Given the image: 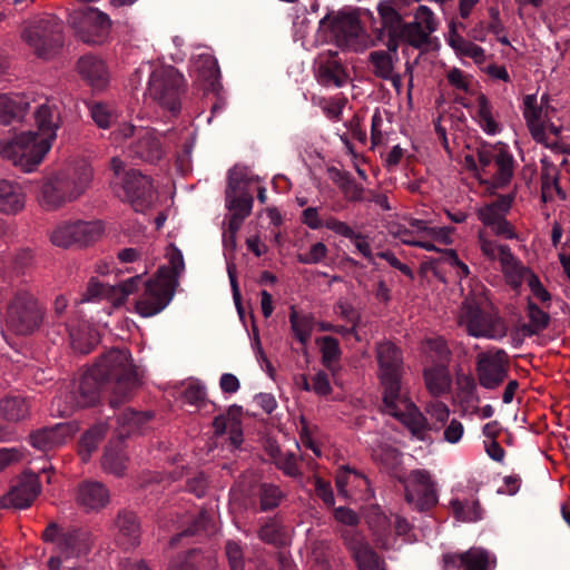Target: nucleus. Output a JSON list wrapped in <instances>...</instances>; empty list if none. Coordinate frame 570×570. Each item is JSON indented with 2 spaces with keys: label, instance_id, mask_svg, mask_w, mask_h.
<instances>
[{
  "label": "nucleus",
  "instance_id": "nucleus-1",
  "mask_svg": "<svg viewBox=\"0 0 570 570\" xmlns=\"http://www.w3.org/2000/svg\"><path fill=\"white\" fill-rule=\"evenodd\" d=\"M110 392L109 405L118 407L134 396L140 385L128 350L111 348L90 367Z\"/></svg>",
  "mask_w": 570,
  "mask_h": 570
},
{
  "label": "nucleus",
  "instance_id": "nucleus-2",
  "mask_svg": "<svg viewBox=\"0 0 570 570\" xmlns=\"http://www.w3.org/2000/svg\"><path fill=\"white\" fill-rule=\"evenodd\" d=\"M375 356L379 364V377L384 389L383 403L386 412L402 419L404 415L399 404H404L407 410H415V405L401 393V377L403 373L402 351L391 341H383L376 344Z\"/></svg>",
  "mask_w": 570,
  "mask_h": 570
},
{
  "label": "nucleus",
  "instance_id": "nucleus-3",
  "mask_svg": "<svg viewBox=\"0 0 570 570\" xmlns=\"http://www.w3.org/2000/svg\"><path fill=\"white\" fill-rule=\"evenodd\" d=\"M91 179V166L85 161L79 163L46 179L41 186L40 202L47 209H56L82 195Z\"/></svg>",
  "mask_w": 570,
  "mask_h": 570
},
{
  "label": "nucleus",
  "instance_id": "nucleus-4",
  "mask_svg": "<svg viewBox=\"0 0 570 570\" xmlns=\"http://www.w3.org/2000/svg\"><path fill=\"white\" fill-rule=\"evenodd\" d=\"M50 148L49 139L39 138L35 131H14L0 140V157L24 173H31L43 160Z\"/></svg>",
  "mask_w": 570,
  "mask_h": 570
},
{
  "label": "nucleus",
  "instance_id": "nucleus-5",
  "mask_svg": "<svg viewBox=\"0 0 570 570\" xmlns=\"http://www.w3.org/2000/svg\"><path fill=\"white\" fill-rule=\"evenodd\" d=\"M21 39L41 59H50L63 46L62 22L52 14H41L23 22Z\"/></svg>",
  "mask_w": 570,
  "mask_h": 570
},
{
  "label": "nucleus",
  "instance_id": "nucleus-6",
  "mask_svg": "<svg viewBox=\"0 0 570 570\" xmlns=\"http://www.w3.org/2000/svg\"><path fill=\"white\" fill-rule=\"evenodd\" d=\"M185 87L184 77L176 68L159 67L150 73L146 96L161 108L177 115L181 109Z\"/></svg>",
  "mask_w": 570,
  "mask_h": 570
},
{
  "label": "nucleus",
  "instance_id": "nucleus-7",
  "mask_svg": "<svg viewBox=\"0 0 570 570\" xmlns=\"http://www.w3.org/2000/svg\"><path fill=\"white\" fill-rule=\"evenodd\" d=\"M46 309L27 289H18L7 308L8 326L18 335H30L41 326Z\"/></svg>",
  "mask_w": 570,
  "mask_h": 570
},
{
  "label": "nucleus",
  "instance_id": "nucleus-8",
  "mask_svg": "<svg viewBox=\"0 0 570 570\" xmlns=\"http://www.w3.org/2000/svg\"><path fill=\"white\" fill-rule=\"evenodd\" d=\"M460 325L473 337L500 340L507 335L508 327L497 313L482 309L474 298H465L459 316Z\"/></svg>",
  "mask_w": 570,
  "mask_h": 570
},
{
  "label": "nucleus",
  "instance_id": "nucleus-9",
  "mask_svg": "<svg viewBox=\"0 0 570 570\" xmlns=\"http://www.w3.org/2000/svg\"><path fill=\"white\" fill-rule=\"evenodd\" d=\"M116 141L134 137L128 146L129 156L148 164H157L165 155V150L155 129L149 127H136L130 122H124L112 131Z\"/></svg>",
  "mask_w": 570,
  "mask_h": 570
},
{
  "label": "nucleus",
  "instance_id": "nucleus-10",
  "mask_svg": "<svg viewBox=\"0 0 570 570\" xmlns=\"http://www.w3.org/2000/svg\"><path fill=\"white\" fill-rule=\"evenodd\" d=\"M178 282L167 266L158 268L154 278L145 284V291L136 302V312L142 317L160 313L173 299Z\"/></svg>",
  "mask_w": 570,
  "mask_h": 570
},
{
  "label": "nucleus",
  "instance_id": "nucleus-11",
  "mask_svg": "<svg viewBox=\"0 0 570 570\" xmlns=\"http://www.w3.org/2000/svg\"><path fill=\"white\" fill-rule=\"evenodd\" d=\"M104 390H106V386L94 371L89 368L83 373L80 381L73 384L70 391L52 401V407H56L60 416H70L78 409L95 405Z\"/></svg>",
  "mask_w": 570,
  "mask_h": 570
},
{
  "label": "nucleus",
  "instance_id": "nucleus-12",
  "mask_svg": "<svg viewBox=\"0 0 570 570\" xmlns=\"http://www.w3.org/2000/svg\"><path fill=\"white\" fill-rule=\"evenodd\" d=\"M68 22L76 36L88 45L102 43L111 28L109 17L92 7L73 10L69 14Z\"/></svg>",
  "mask_w": 570,
  "mask_h": 570
},
{
  "label": "nucleus",
  "instance_id": "nucleus-13",
  "mask_svg": "<svg viewBox=\"0 0 570 570\" xmlns=\"http://www.w3.org/2000/svg\"><path fill=\"white\" fill-rule=\"evenodd\" d=\"M479 170L488 174V168L492 163L497 166V173L493 175V186L497 188L505 187L512 179L514 173L513 156L502 144L493 146H483L478 149Z\"/></svg>",
  "mask_w": 570,
  "mask_h": 570
},
{
  "label": "nucleus",
  "instance_id": "nucleus-14",
  "mask_svg": "<svg viewBox=\"0 0 570 570\" xmlns=\"http://www.w3.org/2000/svg\"><path fill=\"white\" fill-rule=\"evenodd\" d=\"M102 227L99 222L65 223L51 234V242L59 247L88 246L99 239Z\"/></svg>",
  "mask_w": 570,
  "mask_h": 570
},
{
  "label": "nucleus",
  "instance_id": "nucleus-15",
  "mask_svg": "<svg viewBox=\"0 0 570 570\" xmlns=\"http://www.w3.org/2000/svg\"><path fill=\"white\" fill-rule=\"evenodd\" d=\"M475 371L482 387L495 390L508 376L509 355L504 350L481 352L476 356Z\"/></svg>",
  "mask_w": 570,
  "mask_h": 570
},
{
  "label": "nucleus",
  "instance_id": "nucleus-16",
  "mask_svg": "<svg viewBox=\"0 0 570 570\" xmlns=\"http://www.w3.org/2000/svg\"><path fill=\"white\" fill-rule=\"evenodd\" d=\"M40 492L39 475L26 470L12 481L9 491L1 497L0 505L3 509H27Z\"/></svg>",
  "mask_w": 570,
  "mask_h": 570
},
{
  "label": "nucleus",
  "instance_id": "nucleus-17",
  "mask_svg": "<svg viewBox=\"0 0 570 570\" xmlns=\"http://www.w3.org/2000/svg\"><path fill=\"white\" fill-rule=\"evenodd\" d=\"M122 189L126 200L137 213H145L151 207L156 198L151 178L137 169L126 171L122 179Z\"/></svg>",
  "mask_w": 570,
  "mask_h": 570
},
{
  "label": "nucleus",
  "instance_id": "nucleus-18",
  "mask_svg": "<svg viewBox=\"0 0 570 570\" xmlns=\"http://www.w3.org/2000/svg\"><path fill=\"white\" fill-rule=\"evenodd\" d=\"M405 500L420 512L436 505V491L428 471L414 470L410 473L405 484Z\"/></svg>",
  "mask_w": 570,
  "mask_h": 570
},
{
  "label": "nucleus",
  "instance_id": "nucleus-19",
  "mask_svg": "<svg viewBox=\"0 0 570 570\" xmlns=\"http://www.w3.org/2000/svg\"><path fill=\"white\" fill-rule=\"evenodd\" d=\"M115 541L124 550L135 549L140 544L141 524L134 511L122 509L114 520Z\"/></svg>",
  "mask_w": 570,
  "mask_h": 570
},
{
  "label": "nucleus",
  "instance_id": "nucleus-20",
  "mask_svg": "<svg viewBox=\"0 0 570 570\" xmlns=\"http://www.w3.org/2000/svg\"><path fill=\"white\" fill-rule=\"evenodd\" d=\"M448 570H490L495 560L482 548H471L461 553H448L443 557Z\"/></svg>",
  "mask_w": 570,
  "mask_h": 570
},
{
  "label": "nucleus",
  "instance_id": "nucleus-21",
  "mask_svg": "<svg viewBox=\"0 0 570 570\" xmlns=\"http://www.w3.org/2000/svg\"><path fill=\"white\" fill-rule=\"evenodd\" d=\"M72 433L73 429L70 424L58 423L31 432L29 439L35 449L47 452L62 445Z\"/></svg>",
  "mask_w": 570,
  "mask_h": 570
},
{
  "label": "nucleus",
  "instance_id": "nucleus-22",
  "mask_svg": "<svg viewBox=\"0 0 570 570\" xmlns=\"http://www.w3.org/2000/svg\"><path fill=\"white\" fill-rule=\"evenodd\" d=\"M77 70L95 91L104 90L109 83V73L105 62L95 56L80 57L77 62Z\"/></svg>",
  "mask_w": 570,
  "mask_h": 570
},
{
  "label": "nucleus",
  "instance_id": "nucleus-23",
  "mask_svg": "<svg viewBox=\"0 0 570 570\" xmlns=\"http://www.w3.org/2000/svg\"><path fill=\"white\" fill-rule=\"evenodd\" d=\"M151 411L138 412L132 409H126L117 416V436L120 441L134 434H142L147 430V424L154 419Z\"/></svg>",
  "mask_w": 570,
  "mask_h": 570
},
{
  "label": "nucleus",
  "instance_id": "nucleus-24",
  "mask_svg": "<svg viewBox=\"0 0 570 570\" xmlns=\"http://www.w3.org/2000/svg\"><path fill=\"white\" fill-rule=\"evenodd\" d=\"M57 549L65 560L87 554L91 549L90 535L81 529H69L61 533Z\"/></svg>",
  "mask_w": 570,
  "mask_h": 570
},
{
  "label": "nucleus",
  "instance_id": "nucleus-25",
  "mask_svg": "<svg viewBox=\"0 0 570 570\" xmlns=\"http://www.w3.org/2000/svg\"><path fill=\"white\" fill-rule=\"evenodd\" d=\"M226 208L230 212L228 222L233 232L239 230L252 213L254 198L248 191L225 193Z\"/></svg>",
  "mask_w": 570,
  "mask_h": 570
},
{
  "label": "nucleus",
  "instance_id": "nucleus-26",
  "mask_svg": "<svg viewBox=\"0 0 570 570\" xmlns=\"http://www.w3.org/2000/svg\"><path fill=\"white\" fill-rule=\"evenodd\" d=\"M110 500L108 489L98 481H85L78 488L77 502L88 511L105 508Z\"/></svg>",
  "mask_w": 570,
  "mask_h": 570
},
{
  "label": "nucleus",
  "instance_id": "nucleus-27",
  "mask_svg": "<svg viewBox=\"0 0 570 570\" xmlns=\"http://www.w3.org/2000/svg\"><path fill=\"white\" fill-rule=\"evenodd\" d=\"M500 264L507 283L514 289L521 287L522 283L528 282L533 274L529 267L521 264L509 246L500 248Z\"/></svg>",
  "mask_w": 570,
  "mask_h": 570
},
{
  "label": "nucleus",
  "instance_id": "nucleus-28",
  "mask_svg": "<svg viewBox=\"0 0 570 570\" xmlns=\"http://www.w3.org/2000/svg\"><path fill=\"white\" fill-rule=\"evenodd\" d=\"M24 205L26 194L22 187L16 181L0 178V213L16 215Z\"/></svg>",
  "mask_w": 570,
  "mask_h": 570
},
{
  "label": "nucleus",
  "instance_id": "nucleus-29",
  "mask_svg": "<svg viewBox=\"0 0 570 570\" xmlns=\"http://www.w3.org/2000/svg\"><path fill=\"white\" fill-rule=\"evenodd\" d=\"M320 23L322 26L328 23L332 32L337 38L342 37L346 41L357 38L361 31L360 20L353 13H340L334 18L326 14Z\"/></svg>",
  "mask_w": 570,
  "mask_h": 570
},
{
  "label": "nucleus",
  "instance_id": "nucleus-30",
  "mask_svg": "<svg viewBox=\"0 0 570 570\" xmlns=\"http://www.w3.org/2000/svg\"><path fill=\"white\" fill-rule=\"evenodd\" d=\"M35 117L38 126V131L35 132L39 135V138H48L51 145L57 137L56 131L60 127L58 109L55 106L43 104L38 107Z\"/></svg>",
  "mask_w": 570,
  "mask_h": 570
},
{
  "label": "nucleus",
  "instance_id": "nucleus-31",
  "mask_svg": "<svg viewBox=\"0 0 570 570\" xmlns=\"http://www.w3.org/2000/svg\"><path fill=\"white\" fill-rule=\"evenodd\" d=\"M29 102L18 96L0 95V124L8 126L14 120H20Z\"/></svg>",
  "mask_w": 570,
  "mask_h": 570
},
{
  "label": "nucleus",
  "instance_id": "nucleus-32",
  "mask_svg": "<svg viewBox=\"0 0 570 570\" xmlns=\"http://www.w3.org/2000/svg\"><path fill=\"white\" fill-rule=\"evenodd\" d=\"M527 315L529 323L520 326L523 336L538 335L549 326L550 315L541 309L530 297L528 298Z\"/></svg>",
  "mask_w": 570,
  "mask_h": 570
},
{
  "label": "nucleus",
  "instance_id": "nucleus-33",
  "mask_svg": "<svg viewBox=\"0 0 570 570\" xmlns=\"http://www.w3.org/2000/svg\"><path fill=\"white\" fill-rule=\"evenodd\" d=\"M29 416V404L19 395H8L0 400V417L9 422H19Z\"/></svg>",
  "mask_w": 570,
  "mask_h": 570
},
{
  "label": "nucleus",
  "instance_id": "nucleus-34",
  "mask_svg": "<svg viewBox=\"0 0 570 570\" xmlns=\"http://www.w3.org/2000/svg\"><path fill=\"white\" fill-rule=\"evenodd\" d=\"M377 12L381 18L382 28L379 30L377 39H382L384 30L387 32H397L404 24L403 17L391 0L381 1L377 6Z\"/></svg>",
  "mask_w": 570,
  "mask_h": 570
},
{
  "label": "nucleus",
  "instance_id": "nucleus-35",
  "mask_svg": "<svg viewBox=\"0 0 570 570\" xmlns=\"http://www.w3.org/2000/svg\"><path fill=\"white\" fill-rule=\"evenodd\" d=\"M424 381L429 392L433 396H440L449 392L451 377L445 365H436L424 371Z\"/></svg>",
  "mask_w": 570,
  "mask_h": 570
},
{
  "label": "nucleus",
  "instance_id": "nucleus-36",
  "mask_svg": "<svg viewBox=\"0 0 570 570\" xmlns=\"http://www.w3.org/2000/svg\"><path fill=\"white\" fill-rule=\"evenodd\" d=\"M108 431L107 423H98L87 430L79 441V455L83 462L89 461L91 454L98 449Z\"/></svg>",
  "mask_w": 570,
  "mask_h": 570
},
{
  "label": "nucleus",
  "instance_id": "nucleus-37",
  "mask_svg": "<svg viewBox=\"0 0 570 570\" xmlns=\"http://www.w3.org/2000/svg\"><path fill=\"white\" fill-rule=\"evenodd\" d=\"M119 440L116 445L111 443L106 446L101 458V468L104 471L111 473L116 476H122L126 470L127 456L120 445Z\"/></svg>",
  "mask_w": 570,
  "mask_h": 570
},
{
  "label": "nucleus",
  "instance_id": "nucleus-38",
  "mask_svg": "<svg viewBox=\"0 0 570 570\" xmlns=\"http://www.w3.org/2000/svg\"><path fill=\"white\" fill-rule=\"evenodd\" d=\"M449 45L460 55L474 59L480 63L484 60V49L466 39L456 32L454 23H451L449 31Z\"/></svg>",
  "mask_w": 570,
  "mask_h": 570
},
{
  "label": "nucleus",
  "instance_id": "nucleus-39",
  "mask_svg": "<svg viewBox=\"0 0 570 570\" xmlns=\"http://www.w3.org/2000/svg\"><path fill=\"white\" fill-rule=\"evenodd\" d=\"M399 35L402 41L422 52H426L431 43V37L426 36L420 22H404Z\"/></svg>",
  "mask_w": 570,
  "mask_h": 570
},
{
  "label": "nucleus",
  "instance_id": "nucleus-40",
  "mask_svg": "<svg viewBox=\"0 0 570 570\" xmlns=\"http://www.w3.org/2000/svg\"><path fill=\"white\" fill-rule=\"evenodd\" d=\"M368 62L373 66V75L380 79H389L394 71V65L397 61L392 53L384 50H375L368 53Z\"/></svg>",
  "mask_w": 570,
  "mask_h": 570
},
{
  "label": "nucleus",
  "instance_id": "nucleus-41",
  "mask_svg": "<svg viewBox=\"0 0 570 570\" xmlns=\"http://www.w3.org/2000/svg\"><path fill=\"white\" fill-rule=\"evenodd\" d=\"M313 316L312 315H302L299 316L294 306L291 307L289 313V323L292 331L295 337L302 343L306 345L308 340L311 338L313 331Z\"/></svg>",
  "mask_w": 570,
  "mask_h": 570
},
{
  "label": "nucleus",
  "instance_id": "nucleus-42",
  "mask_svg": "<svg viewBox=\"0 0 570 570\" xmlns=\"http://www.w3.org/2000/svg\"><path fill=\"white\" fill-rule=\"evenodd\" d=\"M259 509L269 511L276 509L285 498L283 491L275 484L262 483L258 487Z\"/></svg>",
  "mask_w": 570,
  "mask_h": 570
},
{
  "label": "nucleus",
  "instance_id": "nucleus-43",
  "mask_svg": "<svg viewBox=\"0 0 570 570\" xmlns=\"http://www.w3.org/2000/svg\"><path fill=\"white\" fill-rule=\"evenodd\" d=\"M209 522L210 517L208 512L205 510L199 511L197 515L193 518V520L190 521L189 525L186 529H184L181 532L177 533L170 539L169 544L171 547H176L181 538L193 537L202 532H206Z\"/></svg>",
  "mask_w": 570,
  "mask_h": 570
},
{
  "label": "nucleus",
  "instance_id": "nucleus-44",
  "mask_svg": "<svg viewBox=\"0 0 570 570\" xmlns=\"http://www.w3.org/2000/svg\"><path fill=\"white\" fill-rule=\"evenodd\" d=\"M345 72L342 66L336 61H330L318 67V79L322 85L342 87L344 85Z\"/></svg>",
  "mask_w": 570,
  "mask_h": 570
},
{
  "label": "nucleus",
  "instance_id": "nucleus-45",
  "mask_svg": "<svg viewBox=\"0 0 570 570\" xmlns=\"http://www.w3.org/2000/svg\"><path fill=\"white\" fill-rule=\"evenodd\" d=\"M541 189H551L562 198H566V193L559 185V170L557 167L547 159L541 160Z\"/></svg>",
  "mask_w": 570,
  "mask_h": 570
},
{
  "label": "nucleus",
  "instance_id": "nucleus-46",
  "mask_svg": "<svg viewBox=\"0 0 570 570\" xmlns=\"http://www.w3.org/2000/svg\"><path fill=\"white\" fill-rule=\"evenodd\" d=\"M89 110L92 120L101 129L109 128L117 120L115 110L105 102H94Z\"/></svg>",
  "mask_w": 570,
  "mask_h": 570
},
{
  "label": "nucleus",
  "instance_id": "nucleus-47",
  "mask_svg": "<svg viewBox=\"0 0 570 570\" xmlns=\"http://www.w3.org/2000/svg\"><path fill=\"white\" fill-rule=\"evenodd\" d=\"M451 505L453 509L454 517L463 522H474L481 519L482 509L478 501H472L471 503L463 504L459 500L451 501Z\"/></svg>",
  "mask_w": 570,
  "mask_h": 570
},
{
  "label": "nucleus",
  "instance_id": "nucleus-48",
  "mask_svg": "<svg viewBox=\"0 0 570 570\" xmlns=\"http://www.w3.org/2000/svg\"><path fill=\"white\" fill-rule=\"evenodd\" d=\"M358 570H386L384 561L372 547L364 548L354 557Z\"/></svg>",
  "mask_w": 570,
  "mask_h": 570
},
{
  "label": "nucleus",
  "instance_id": "nucleus-49",
  "mask_svg": "<svg viewBox=\"0 0 570 570\" xmlns=\"http://www.w3.org/2000/svg\"><path fill=\"white\" fill-rule=\"evenodd\" d=\"M140 278V275H136L121 283H118L117 285H111L109 292L112 293V303L115 306H120L124 304L127 296L137 291V285Z\"/></svg>",
  "mask_w": 570,
  "mask_h": 570
},
{
  "label": "nucleus",
  "instance_id": "nucleus-50",
  "mask_svg": "<svg viewBox=\"0 0 570 570\" xmlns=\"http://www.w3.org/2000/svg\"><path fill=\"white\" fill-rule=\"evenodd\" d=\"M198 70L200 76L207 80L214 89L220 77V70L217 60L213 56H202L198 60Z\"/></svg>",
  "mask_w": 570,
  "mask_h": 570
},
{
  "label": "nucleus",
  "instance_id": "nucleus-51",
  "mask_svg": "<svg viewBox=\"0 0 570 570\" xmlns=\"http://www.w3.org/2000/svg\"><path fill=\"white\" fill-rule=\"evenodd\" d=\"M110 288L111 285L102 284L92 277L89 281L86 292L82 294L79 303L91 302L102 297L112 301V293L109 292Z\"/></svg>",
  "mask_w": 570,
  "mask_h": 570
},
{
  "label": "nucleus",
  "instance_id": "nucleus-52",
  "mask_svg": "<svg viewBox=\"0 0 570 570\" xmlns=\"http://www.w3.org/2000/svg\"><path fill=\"white\" fill-rule=\"evenodd\" d=\"M318 341L322 344V362L327 368H331L332 363L337 361L341 356L338 341L333 336H324Z\"/></svg>",
  "mask_w": 570,
  "mask_h": 570
},
{
  "label": "nucleus",
  "instance_id": "nucleus-53",
  "mask_svg": "<svg viewBox=\"0 0 570 570\" xmlns=\"http://www.w3.org/2000/svg\"><path fill=\"white\" fill-rule=\"evenodd\" d=\"M70 337L72 348L81 354L90 353L98 343L97 335L90 332L70 334Z\"/></svg>",
  "mask_w": 570,
  "mask_h": 570
},
{
  "label": "nucleus",
  "instance_id": "nucleus-54",
  "mask_svg": "<svg viewBox=\"0 0 570 570\" xmlns=\"http://www.w3.org/2000/svg\"><path fill=\"white\" fill-rule=\"evenodd\" d=\"M273 520L274 519H271V521L261 527L258 530V537L262 541L268 544L279 546L284 541L282 528L277 522Z\"/></svg>",
  "mask_w": 570,
  "mask_h": 570
},
{
  "label": "nucleus",
  "instance_id": "nucleus-55",
  "mask_svg": "<svg viewBox=\"0 0 570 570\" xmlns=\"http://www.w3.org/2000/svg\"><path fill=\"white\" fill-rule=\"evenodd\" d=\"M225 554L230 570H245L244 553L238 542L233 540L227 541Z\"/></svg>",
  "mask_w": 570,
  "mask_h": 570
},
{
  "label": "nucleus",
  "instance_id": "nucleus-56",
  "mask_svg": "<svg viewBox=\"0 0 570 570\" xmlns=\"http://www.w3.org/2000/svg\"><path fill=\"white\" fill-rule=\"evenodd\" d=\"M183 400L196 407L207 404L205 387L200 384H189L181 394Z\"/></svg>",
  "mask_w": 570,
  "mask_h": 570
},
{
  "label": "nucleus",
  "instance_id": "nucleus-57",
  "mask_svg": "<svg viewBox=\"0 0 570 570\" xmlns=\"http://www.w3.org/2000/svg\"><path fill=\"white\" fill-rule=\"evenodd\" d=\"M524 109L523 116L527 121V125L541 122L542 117V106H539L537 102L535 95H527L523 100Z\"/></svg>",
  "mask_w": 570,
  "mask_h": 570
},
{
  "label": "nucleus",
  "instance_id": "nucleus-58",
  "mask_svg": "<svg viewBox=\"0 0 570 570\" xmlns=\"http://www.w3.org/2000/svg\"><path fill=\"white\" fill-rule=\"evenodd\" d=\"M414 22H420L421 28H423L424 32H426V36L429 37H431V33L438 29V22L434 14L426 6H420L416 9Z\"/></svg>",
  "mask_w": 570,
  "mask_h": 570
},
{
  "label": "nucleus",
  "instance_id": "nucleus-59",
  "mask_svg": "<svg viewBox=\"0 0 570 570\" xmlns=\"http://www.w3.org/2000/svg\"><path fill=\"white\" fill-rule=\"evenodd\" d=\"M246 183L245 173L242 169L234 167L228 171L227 187L225 193L247 191Z\"/></svg>",
  "mask_w": 570,
  "mask_h": 570
},
{
  "label": "nucleus",
  "instance_id": "nucleus-60",
  "mask_svg": "<svg viewBox=\"0 0 570 570\" xmlns=\"http://www.w3.org/2000/svg\"><path fill=\"white\" fill-rule=\"evenodd\" d=\"M342 535L346 547L352 552L353 558L358 554V551L371 547L366 541H364L360 533L353 530H345Z\"/></svg>",
  "mask_w": 570,
  "mask_h": 570
},
{
  "label": "nucleus",
  "instance_id": "nucleus-61",
  "mask_svg": "<svg viewBox=\"0 0 570 570\" xmlns=\"http://www.w3.org/2000/svg\"><path fill=\"white\" fill-rule=\"evenodd\" d=\"M327 254V247L324 243L318 242L312 245L311 249L306 254L298 255V262L302 264H317Z\"/></svg>",
  "mask_w": 570,
  "mask_h": 570
},
{
  "label": "nucleus",
  "instance_id": "nucleus-62",
  "mask_svg": "<svg viewBox=\"0 0 570 570\" xmlns=\"http://www.w3.org/2000/svg\"><path fill=\"white\" fill-rule=\"evenodd\" d=\"M199 552L198 549H190L184 557L174 560L168 570H198L195 558Z\"/></svg>",
  "mask_w": 570,
  "mask_h": 570
},
{
  "label": "nucleus",
  "instance_id": "nucleus-63",
  "mask_svg": "<svg viewBox=\"0 0 570 570\" xmlns=\"http://www.w3.org/2000/svg\"><path fill=\"white\" fill-rule=\"evenodd\" d=\"M343 186L340 188L342 193L344 194V197L348 202H361L363 200V191L364 188L362 185L356 183V180L353 177H350L348 180H345V183H342Z\"/></svg>",
  "mask_w": 570,
  "mask_h": 570
},
{
  "label": "nucleus",
  "instance_id": "nucleus-64",
  "mask_svg": "<svg viewBox=\"0 0 570 570\" xmlns=\"http://www.w3.org/2000/svg\"><path fill=\"white\" fill-rule=\"evenodd\" d=\"M23 451L20 449H0V472L12 464L19 463L23 459Z\"/></svg>",
  "mask_w": 570,
  "mask_h": 570
}]
</instances>
